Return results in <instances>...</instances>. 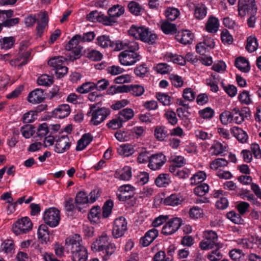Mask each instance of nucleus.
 <instances>
[{
	"label": "nucleus",
	"instance_id": "obj_1",
	"mask_svg": "<svg viewBox=\"0 0 261 261\" xmlns=\"http://www.w3.org/2000/svg\"><path fill=\"white\" fill-rule=\"evenodd\" d=\"M43 220L45 224L39 226L37 234L42 243H46L49 241L50 234L47 226L54 228L59 225L61 220L60 211L55 207L45 209L43 214Z\"/></svg>",
	"mask_w": 261,
	"mask_h": 261
},
{
	"label": "nucleus",
	"instance_id": "obj_2",
	"mask_svg": "<svg viewBox=\"0 0 261 261\" xmlns=\"http://www.w3.org/2000/svg\"><path fill=\"white\" fill-rule=\"evenodd\" d=\"M82 238L80 235L75 234L67 238L66 244L70 247L72 261H87L88 251L85 246L82 245Z\"/></svg>",
	"mask_w": 261,
	"mask_h": 261
},
{
	"label": "nucleus",
	"instance_id": "obj_3",
	"mask_svg": "<svg viewBox=\"0 0 261 261\" xmlns=\"http://www.w3.org/2000/svg\"><path fill=\"white\" fill-rule=\"evenodd\" d=\"M128 34L136 39L149 44H153L157 39L158 36L153 32L150 31L146 27L132 25L128 31Z\"/></svg>",
	"mask_w": 261,
	"mask_h": 261
},
{
	"label": "nucleus",
	"instance_id": "obj_4",
	"mask_svg": "<svg viewBox=\"0 0 261 261\" xmlns=\"http://www.w3.org/2000/svg\"><path fill=\"white\" fill-rule=\"evenodd\" d=\"M238 11L239 15L241 16H244L247 14L251 15L248 19L247 23L249 27L253 28L256 19L254 14L257 11V7L255 4V0H248L245 4H243L239 1L238 3Z\"/></svg>",
	"mask_w": 261,
	"mask_h": 261
},
{
	"label": "nucleus",
	"instance_id": "obj_5",
	"mask_svg": "<svg viewBox=\"0 0 261 261\" xmlns=\"http://www.w3.org/2000/svg\"><path fill=\"white\" fill-rule=\"evenodd\" d=\"M90 111L89 113L91 114L90 123L92 125H98L103 122L110 115V110L105 107L96 109V105L90 106Z\"/></svg>",
	"mask_w": 261,
	"mask_h": 261
},
{
	"label": "nucleus",
	"instance_id": "obj_6",
	"mask_svg": "<svg viewBox=\"0 0 261 261\" xmlns=\"http://www.w3.org/2000/svg\"><path fill=\"white\" fill-rule=\"evenodd\" d=\"M138 50H125L121 52L119 56L120 64L124 66H131L139 61L141 56L137 52Z\"/></svg>",
	"mask_w": 261,
	"mask_h": 261
},
{
	"label": "nucleus",
	"instance_id": "obj_7",
	"mask_svg": "<svg viewBox=\"0 0 261 261\" xmlns=\"http://www.w3.org/2000/svg\"><path fill=\"white\" fill-rule=\"evenodd\" d=\"M33 224L29 217H23L18 219L12 226L13 232L18 236L21 234H25L31 230Z\"/></svg>",
	"mask_w": 261,
	"mask_h": 261
},
{
	"label": "nucleus",
	"instance_id": "obj_8",
	"mask_svg": "<svg viewBox=\"0 0 261 261\" xmlns=\"http://www.w3.org/2000/svg\"><path fill=\"white\" fill-rule=\"evenodd\" d=\"M182 224L181 218L174 217L169 219L163 226L162 229V233L168 236L175 233L180 227Z\"/></svg>",
	"mask_w": 261,
	"mask_h": 261
},
{
	"label": "nucleus",
	"instance_id": "obj_9",
	"mask_svg": "<svg viewBox=\"0 0 261 261\" xmlns=\"http://www.w3.org/2000/svg\"><path fill=\"white\" fill-rule=\"evenodd\" d=\"M72 139L68 135L58 136L55 143L54 151L57 153H63L68 151L71 146Z\"/></svg>",
	"mask_w": 261,
	"mask_h": 261
},
{
	"label": "nucleus",
	"instance_id": "obj_10",
	"mask_svg": "<svg viewBox=\"0 0 261 261\" xmlns=\"http://www.w3.org/2000/svg\"><path fill=\"white\" fill-rule=\"evenodd\" d=\"M127 221L122 216L116 218L114 221L112 229V234L115 238L123 236L127 230Z\"/></svg>",
	"mask_w": 261,
	"mask_h": 261
},
{
	"label": "nucleus",
	"instance_id": "obj_11",
	"mask_svg": "<svg viewBox=\"0 0 261 261\" xmlns=\"http://www.w3.org/2000/svg\"><path fill=\"white\" fill-rule=\"evenodd\" d=\"M112 48L114 50H138L139 48L137 42L135 41H129L128 40H116L113 42Z\"/></svg>",
	"mask_w": 261,
	"mask_h": 261
},
{
	"label": "nucleus",
	"instance_id": "obj_12",
	"mask_svg": "<svg viewBox=\"0 0 261 261\" xmlns=\"http://www.w3.org/2000/svg\"><path fill=\"white\" fill-rule=\"evenodd\" d=\"M166 157L162 153L152 154L150 155V162L148 163V167L152 170L160 169L166 162Z\"/></svg>",
	"mask_w": 261,
	"mask_h": 261
},
{
	"label": "nucleus",
	"instance_id": "obj_13",
	"mask_svg": "<svg viewBox=\"0 0 261 261\" xmlns=\"http://www.w3.org/2000/svg\"><path fill=\"white\" fill-rule=\"evenodd\" d=\"M183 198L180 193H173L164 198H162L161 203L165 205L177 206L181 204Z\"/></svg>",
	"mask_w": 261,
	"mask_h": 261
},
{
	"label": "nucleus",
	"instance_id": "obj_14",
	"mask_svg": "<svg viewBox=\"0 0 261 261\" xmlns=\"http://www.w3.org/2000/svg\"><path fill=\"white\" fill-rule=\"evenodd\" d=\"M119 91L123 92H130L135 96H140L144 92L145 89L143 86L140 85H123L119 86Z\"/></svg>",
	"mask_w": 261,
	"mask_h": 261
},
{
	"label": "nucleus",
	"instance_id": "obj_15",
	"mask_svg": "<svg viewBox=\"0 0 261 261\" xmlns=\"http://www.w3.org/2000/svg\"><path fill=\"white\" fill-rule=\"evenodd\" d=\"M143 132H115L116 138L120 142L128 141L138 138L142 135Z\"/></svg>",
	"mask_w": 261,
	"mask_h": 261
},
{
	"label": "nucleus",
	"instance_id": "obj_16",
	"mask_svg": "<svg viewBox=\"0 0 261 261\" xmlns=\"http://www.w3.org/2000/svg\"><path fill=\"white\" fill-rule=\"evenodd\" d=\"M70 113V108L67 104H62L58 106L52 112L53 117L63 119L67 117Z\"/></svg>",
	"mask_w": 261,
	"mask_h": 261
},
{
	"label": "nucleus",
	"instance_id": "obj_17",
	"mask_svg": "<svg viewBox=\"0 0 261 261\" xmlns=\"http://www.w3.org/2000/svg\"><path fill=\"white\" fill-rule=\"evenodd\" d=\"M44 98L43 91L41 89H36L29 93L28 100L29 102L36 104L41 102Z\"/></svg>",
	"mask_w": 261,
	"mask_h": 261
},
{
	"label": "nucleus",
	"instance_id": "obj_18",
	"mask_svg": "<svg viewBox=\"0 0 261 261\" xmlns=\"http://www.w3.org/2000/svg\"><path fill=\"white\" fill-rule=\"evenodd\" d=\"M175 38L181 43L188 44L192 42L194 38V35L189 30H184L178 32L176 35Z\"/></svg>",
	"mask_w": 261,
	"mask_h": 261
},
{
	"label": "nucleus",
	"instance_id": "obj_19",
	"mask_svg": "<svg viewBox=\"0 0 261 261\" xmlns=\"http://www.w3.org/2000/svg\"><path fill=\"white\" fill-rule=\"evenodd\" d=\"M93 137L90 133H86L82 135L80 139L77 142L75 150L80 151L84 150L92 141Z\"/></svg>",
	"mask_w": 261,
	"mask_h": 261
},
{
	"label": "nucleus",
	"instance_id": "obj_20",
	"mask_svg": "<svg viewBox=\"0 0 261 261\" xmlns=\"http://www.w3.org/2000/svg\"><path fill=\"white\" fill-rule=\"evenodd\" d=\"M75 203L78 211L82 212V208L80 205L90 203L88 194L83 191L78 192L75 197Z\"/></svg>",
	"mask_w": 261,
	"mask_h": 261
},
{
	"label": "nucleus",
	"instance_id": "obj_21",
	"mask_svg": "<svg viewBox=\"0 0 261 261\" xmlns=\"http://www.w3.org/2000/svg\"><path fill=\"white\" fill-rule=\"evenodd\" d=\"M219 26V19L214 16H210L205 23V28L207 32L215 33L218 31Z\"/></svg>",
	"mask_w": 261,
	"mask_h": 261
},
{
	"label": "nucleus",
	"instance_id": "obj_22",
	"mask_svg": "<svg viewBox=\"0 0 261 261\" xmlns=\"http://www.w3.org/2000/svg\"><path fill=\"white\" fill-rule=\"evenodd\" d=\"M164 58L168 62H172L180 65H184L186 64V59L184 57L170 52L166 53L164 56Z\"/></svg>",
	"mask_w": 261,
	"mask_h": 261
},
{
	"label": "nucleus",
	"instance_id": "obj_23",
	"mask_svg": "<svg viewBox=\"0 0 261 261\" xmlns=\"http://www.w3.org/2000/svg\"><path fill=\"white\" fill-rule=\"evenodd\" d=\"M154 182L158 187H166L171 181L169 174L161 173L155 178Z\"/></svg>",
	"mask_w": 261,
	"mask_h": 261
},
{
	"label": "nucleus",
	"instance_id": "obj_24",
	"mask_svg": "<svg viewBox=\"0 0 261 261\" xmlns=\"http://www.w3.org/2000/svg\"><path fill=\"white\" fill-rule=\"evenodd\" d=\"M207 8L203 4H199L195 7L194 16L198 20L204 19L207 14Z\"/></svg>",
	"mask_w": 261,
	"mask_h": 261
},
{
	"label": "nucleus",
	"instance_id": "obj_25",
	"mask_svg": "<svg viewBox=\"0 0 261 261\" xmlns=\"http://www.w3.org/2000/svg\"><path fill=\"white\" fill-rule=\"evenodd\" d=\"M236 67L243 72H248L250 70L248 61L244 57H239L235 62Z\"/></svg>",
	"mask_w": 261,
	"mask_h": 261
},
{
	"label": "nucleus",
	"instance_id": "obj_26",
	"mask_svg": "<svg viewBox=\"0 0 261 261\" xmlns=\"http://www.w3.org/2000/svg\"><path fill=\"white\" fill-rule=\"evenodd\" d=\"M95 43L102 48H107L108 47H113L112 42L109 36L107 35H101L96 38Z\"/></svg>",
	"mask_w": 261,
	"mask_h": 261
},
{
	"label": "nucleus",
	"instance_id": "obj_27",
	"mask_svg": "<svg viewBox=\"0 0 261 261\" xmlns=\"http://www.w3.org/2000/svg\"><path fill=\"white\" fill-rule=\"evenodd\" d=\"M88 219L91 221L97 222L102 218L101 208L99 206H93L90 211L88 215Z\"/></svg>",
	"mask_w": 261,
	"mask_h": 261
},
{
	"label": "nucleus",
	"instance_id": "obj_28",
	"mask_svg": "<svg viewBox=\"0 0 261 261\" xmlns=\"http://www.w3.org/2000/svg\"><path fill=\"white\" fill-rule=\"evenodd\" d=\"M117 115L123 123L134 117V112L132 109L125 108L120 111Z\"/></svg>",
	"mask_w": 261,
	"mask_h": 261
},
{
	"label": "nucleus",
	"instance_id": "obj_29",
	"mask_svg": "<svg viewBox=\"0 0 261 261\" xmlns=\"http://www.w3.org/2000/svg\"><path fill=\"white\" fill-rule=\"evenodd\" d=\"M118 153L124 156H129L134 153L135 150L133 146L130 144L121 145L117 149Z\"/></svg>",
	"mask_w": 261,
	"mask_h": 261
},
{
	"label": "nucleus",
	"instance_id": "obj_30",
	"mask_svg": "<svg viewBox=\"0 0 261 261\" xmlns=\"http://www.w3.org/2000/svg\"><path fill=\"white\" fill-rule=\"evenodd\" d=\"M179 10L174 7H168L164 12L165 17L171 21L175 20L180 15Z\"/></svg>",
	"mask_w": 261,
	"mask_h": 261
},
{
	"label": "nucleus",
	"instance_id": "obj_31",
	"mask_svg": "<svg viewBox=\"0 0 261 261\" xmlns=\"http://www.w3.org/2000/svg\"><path fill=\"white\" fill-rule=\"evenodd\" d=\"M243 111H240L239 108H234L231 111L232 122L240 124L244 120L245 115Z\"/></svg>",
	"mask_w": 261,
	"mask_h": 261
},
{
	"label": "nucleus",
	"instance_id": "obj_32",
	"mask_svg": "<svg viewBox=\"0 0 261 261\" xmlns=\"http://www.w3.org/2000/svg\"><path fill=\"white\" fill-rule=\"evenodd\" d=\"M153 69L155 71L161 74H166L169 73L172 70L171 66L165 63H160L157 64Z\"/></svg>",
	"mask_w": 261,
	"mask_h": 261
},
{
	"label": "nucleus",
	"instance_id": "obj_33",
	"mask_svg": "<svg viewBox=\"0 0 261 261\" xmlns=\"http://www.w3.org/2000/svg\"><path fill=\"white\" fill-rule=\"evenodd\" d=\"M114 206V202L111 199L107 200L105 202L102 207V218H107L109 217L112 212Z\"/></svg>",
	"mask_w": 261,
	"mask_h": 261
},
{
	"label": "nucleus",
	"instance_id": "obj_34",
	"mask_svg": "<svg viewBox=\"0 0 261 261\" xmlns=\"http://www.w3.org/2000/svg\"><path fill=\"white\" fill-rule=\"evenodd\" d=\"M149 174L146 172H139L136 176H135L134 181L136 184L140 186H143L147 184L149 180Z\"/></svg>",
	"mask_w": 261,
	"mask_h": 261
},
{
	"label": "nucleus",
	"instance_id": "obj_35",
	"mask_svg": "<svg viewBox=\"0 0 261 261\" xmlns=\"http://www.w3.org/2000/svg\"><path fill=\"white\" fill-rule=\"evenodd\" d=\"M206 173L202 171H200L194 174L191 178V185L194 186L202 184L201 182L206 178Z\"/></svg>",
	"mask_w": 261,
	"mask_h": 261
},
{
	"label": "nucleus",
	"instance_id": "obj_36",
	"mask_svg": "<svg viewBox=\"0 0 261 261\" xmlns=\"http://www.w3.org/2000/svg\"><path fill=\"white\" fill-rule=\"evenodd\" d=\"M64 208L68 216H73L76 207V205H74L72 198H69L64 202Z\"/></svg>",
	"mask_w": 261,
	"mask_h": 261
},
{
	"label": "nucleus",
	"instance_id": "obj_37",
	"mask_svg": "<svg viewBox=\"0 0 261 261\" xmlns=\"http://www.w3.org/2000/svg\"><path fill=\"white\" fill-rule=\"evenodd\" d=\"M124 12V9L123 6L120 5L113 6L108 10V14L111 17H118L122 15Z\"/></svg>",
	"mask_w": 261,
	"mask_h": 261
},
{
	"label": "nucleus",
	"instance_id": "obj_38",
	"mask_svg": "<svg viewBox=\"0 0 261 261\" xmlns=\"http://www.w3.org/2000/svg\"><path fill=\"white\" fill-rule=\"evenodd\" d=\"M160 28L162 31L166 34H172L176 31V25L166 20L161 23Z\"/></svg>",
	"mask_w": 261,
	"mask_h": 261
},
{
	"label": "nucleus",
	"instance_id": "obj_39",
	"mask_svg": "<svg viewBox=\"0 0 261 261\" xmlns=\"http://www.w3.org/2000/svg\"><path fill=\"white\" fill-rule=\"evenodd\" d=\"M86 57L93 61H98L102 59V54L95 49H88L86 52Z\"/></svg>",
	"mask_w": 261,
	"mask_h": 261
},
{
	"label": "nucleus",
	"instance_id": "obj_40",
	"mask_svg": "<svg viewBox=\"0 0 261 261\" xmlns=\"http://www.w3.org/2000/svg\"><path fill=\"white\" fill-rule=\"evenodd\" d=\"M258 47L257 39L255 37L250 36L248 37L247 40L246 49L250 53H252L256 50Z\"/></svg>",
	"mask_w": 261,
	"mask_h": 261
},
{
	"label": "nucleus",
	"instance_id": "obj_41",
	"mask_svg": "<svg viewBox=\"0 0 261 261\" xmlns=\"http://www.w3.org/2000/svg\"><path fill=\"white\" fill-rule=\"evenodd\" d=\"M123 125L122 120L117 115L110 120L107 124L109 129H117L121 128Z\"/></svg>",
	"mask_w": 261,
	"mask_h": 261
},
{
	"label": "nucleus",
	"instance_id": "obj_42",
	"mask_svg": "<svg viewBox=\"0 0 261 261\" xmlns=\"http://www.w3.org/2000/svg\"><path fill=\"white\" fill-rule=\"evenodd\" d=\"M107 234H102L95 242L94 245L97 247L99 251H103V248L109 243Z\"/></svg>",
	"mask_w": 261,
	"mask_h": 261
},
{
	"label": "nucleus",
	"instance_id": "obj_43",
	"mask_svg": "<svg viewBox=\"0 0 261 261\" xmlns=\"http://www.w3.org/2000/svg\"><path fill=\"white\" fill-rule=\"evenodd\" d=\"M95 83L93 82H86L76 88V91L81 94H85L95 89Z\"/></svg>",
	"mask_w": 261,
	"mask_h": 261
},
{
	"label": "nucleus",
	"instance_id": "obj_44",
	"mask_svg": "<svg viewBox=\"0 0 261 261\" xmlns=\"http://www.w3.org/2000/svg\"><path fill=\"white\" fill-rule=\"evenodd\" d=\"M226 217L234 224H242L244 223V220L241 216V214L237 213L234 211H230L226 214Z\"/></svg>",
	"mask_w": 261,
	"mask_h": 261
},
{
	"label": "nucleus",
	"instance_id": "obj_45",
	"mask_svg": "<svg viewBox=\"0 0 261 261\" xmlns=\"http://www.w3.org/2000/svg\"><path fill=\"white\" fill-rule=\"evenodd\" d=\"M15 41L13 37H6L0 39L2 48L9 49L12 47Z\"/></svg>",
	"mask_w": 261,
	"mask_h": 261
},
{
	"label": "nucleus",
	"instance_id": "obj_46",
	"mask_svg": "<svg viewBox=\"0 0 261 261\" xmlns=\"http://www.w3.org/2000/svg\"><path fill=\"white\" fill-rule=\"evenodd\" d=\"M209 186L207 184L202 183L194 189V193L200 197L205 195L208 191Z\"/></svg>",
	"mask_w": 261,
	"mask_h": 261
},
{
	"label": "nucleus",
	"instance_id": "obj_47",
	"mask_svg": "<svg viewBox=\"0 0 261 261\" xmlns=\"http://www.w3.org/2000/svg\"><path fill=\"white\" fill-rule=\"evenodd\" d=\"M65 58L62 56L55 57L50 59L48 64V65L53 68V69L55 70L58 67H60L64 64Z\"/></svg>",
	"mask_w": 261,
	"mask_h": 261
},
{
	"label": "nucleus",
	"instance_id": "obj_48",
	"mask_svg": "<svg viewBox=\"0 0 261 261\" xmlns=\"http://www.w3.org/2000/svg\"><path fill=\"white\" fill-rule=\"evenodd\" d=\"M116 174L118 175L120 179L128 180L132 176V169L129 166H125L121 171L117 172Z\"/></svg>",
	"mask_w": 261,
	"mask_h": 261
},
{
	"label": "nucleus",
	"instance_id": "obj_49",
	"mask_svg": "<svg viewBox=\"0 0 261 261\" xmlns=\"http://www.w3.org/2000/svg\"><path fill=\"white\" fill-rule=\"evenodd\" d=\"M155 97L164 106H169L171 103L172 97L166 93H156Z\"/></svg>",
	"mask_w": 261,
	"mask_h": 261
},
{
	"label": "nucleus",
	"instance_id": "obj_50",
	"mask_svg": "<svg viewBox=\"0 0 261 261\" xmlns=\"http://www.w3.org/2000/svg\"><path fill=\"white\" fill-rule=\"evenodd\" d=\"M48 23V19L43 15L40 20L37 22V26L36 28L37 34L38 36H41L44 32V29L47 25Z\"/></svg>",
	"mask_w": 261,
	"mask_h": 261
},
{
	"label": "nucleus",
	"instance_id": "obj_51",
	"mask_svg": "<svg viewBox=\"0 0 261 261\" xmlns=\"http://www.w3.org/2000/svg\"><path fill=\"white\" fill-rule=\"evenodd\" d=\"M60 125L56 124H49L48 122H44L39 125L37 130H59Z\"/></svg>",
	"mask_w": 261,
	"mask_h": 261
},
{
	"label": "nucleus",
	"instance_id": "obj_52",
	"mask_svg": "<svg viewBox=\"0 0 261 261\" xmlns=\"http://www.w3.org/2000/svg\"><path fill=\"white\" fill-rule=\"evenodd\" d=\"M53 83V77L47 74H42L37 80V83L41 86H48L52 84Z\"/></svg>",
	"mask_w": 261,
	"mask_h": 261
},
{
	"label": "nucleus",
	"instance_id": "obj_53",
	"mask_svg": "<svg viewBox=\"0 0 261 261\" xmlns=\"http://www.w3.org/2000/svg\"><path fill=\"white\" fill-rule=\"evenodd\" d=\"M211 149H213V154L224 155L225 147L222 143L219 142H215L211 147Z\"/></svg>",
	"mask_w": 261,
	"mask_h": 261
},
{
	"label": "nucleus",
	"instance_id": "obj_54",
	"mask_svg": "<svg viewBox=\"0 0 261 261\" xmlns=\"http://www.w3.org/2000/svg\"><path fill=\"white\" fill-rule=\"evenodd\" d=\"M37 114L38 112L36 111L28 112L23 115L22 121L26 123H31L37 118Z\"/></svg>",
	"mask_w": 261,
	"mask_h": 261
},
{
	"label": "nucleus",
	"instance_id": "obj_55",
	"mask_svg": "<svg viewBox=\"0 0 261 261\" xmlns=\"http://www.w3.org/2000/svg\"><path fill=\"white\" fill-rule=\"evenodd\" d=\"M238 99L240 102L243 104L248 105L252 103L251 95L249 92L246 90H244L239 94Z\"/></svg>",
	"mask_w": 261,
	"mask_h": 261
},
{
	"label": "nucleus",
	"instance_id": "obj_56",
	"mask_svg": "<svg viewBox=\"0 0 261 261\" xmlns=\"http://www.w3.org/2000/svg\"><path fill=\"white\" fill-rule=\"evenodd\" d=\"M203 210L198 206H194L189 211V214L192 219H198L202 217Z\"/></svg>",
	"mask_w": 261,
	"mask_h": 261
},
{
	"label": "nucleus",
	"instance_id": "obj_57",
	"mask_svg": "<svg viewBox=\"0 0 261 261\" xmlns=\"http://www.w3.org/2000/svg\"><path fill=\"white\" fill-rule=\"evenodd\" d=\"M116 246L114 243H109L106 246V248H103L106 254L103 256V259L105 260H107L109 259L110 256L112 255L116 250Z\"/></svg>",
	"mask_w": 261,
	"mask_h": 261
},
{
	"label": "nucleus",
	"instance_id": "obj_58",
	"mask_svg": "<svg viewBox=\"0 0 261 261\" xmlns=\"http://www.w3.org/2000/svg\"><path fill=\"white\" fill-rule=\"evenodd\" d=\"M228 164V162L223 158H218L215 159L210 164V168L212 169H217L219 167L226 166Z\"/></svg>",
	"mask_w": 261,
	"mask_h": 261
},
{
	"label": "nucleus",
	"instance_id": "obj_59",
	"mask_svg": "<svg viewBox=\"0 0 261 261\" xmlns=\"http://www.w3.org/2000/svg\"><path fill=\"white\" fill-rule=\"evenodd\" d=\"M30 55V53L27 51L21 56L22 57L17 58L14 61L12 60L11 64H13V62H14V63L16 64L17 63L19 66L25 65L28 63L29 60L28 58H29Z\"/></svg>",
	"mask_w": 261,
	"mask_h": 261
},
{
	"label": "nucleus",
	"instance_id": "obj_60",
	"mask_svg": "<svg viewBox=\"0 0 261 261\" xmlns=\"http://www.w3.org/2000/svg\"><path fill=\"white\" fill-rule=\"evenodd\" d=\"M2 250L6 253H11L14 249V244L12 240H7L1 244Z\"/></svg>",
	"mask_w": 261,
	"mask_h": 261
},
{
	"label": "nucleus",
	"instance_id": "obj_61",
	"mask_svg": "<svg viewBox=\"0 0 261 261\" xmlns=\"http://www.w3.org/2000/svg\"><path fill=\"white\" fill-rule=\"evenodd\" d=\"M221 85L223 89L225 92L231 97H233L237 94V88L233 85H224L223 82H221Z\"/></svg>",
	"mask_w": 261,
	"mask_h": 261
},
{
	"label": "nucleus",
	"instance_id": "obj_62",
	"mask_svg": "<svg viewBox=\"0 0 261 261\" xmlns=\"http://www.w3.org/2000/svg\"><path fill=\"white\" fill-rule=\"evenodd\" d=\"M229 255L230 257L235 261H239L241 258L244 257L245 256L242 250L240 249H233L231 250L229 252Z\"/></svg>",
	"mask_w": 261,
	"mask_h": 261
},
{
	"label": "nucleus",
	"instance_id": "obj_63",
	"mask_svg": "<svg viewBox=\"0 0 261 261\" xmlns=\"http://www.w3.org/2000/svg\"><path fill=\"white\" fill-rule=\"evenodd\" d=\"M170 79L172 84L176 88H180L184 85V81L182 78L178 75L171 74Z\"/></svg>",
	"mask_w": 261,
	"mask_h": 261
},
{
	"label": "nucleus",
	"instance_id": "obj_64",
	"mask_svg": "<svg viewBox=\"0 0 261 261\" xmlns=\"http://www.w3.org/2000/svg\"><path fill=\"white\" fill-rule=\"evenodd\" d=\"M129 12L135 15H139L141 11V7L136 2H131L128 4Z\"/></svg>",
	"mask_w": 261,
	"mask_h": 261
}]
</instances>
